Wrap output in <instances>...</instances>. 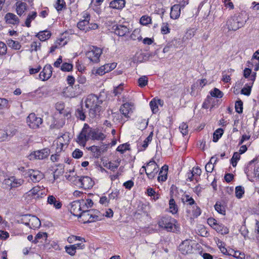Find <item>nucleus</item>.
Returning a JSON list of instances; mask_svg holds the SVG:
<instances>
[{
	"label": "nucleus",
	"mask_w": 259,
	"mask_h": 259,
	"mask_svg": "<svg viewBox=\"0 0 259 259\" xmlns=\"http://www.w3.org/2000/svg\"><path fill=\"white\" fill-rule=\"evenodd\" d=\"M42 190L41 187L38 186H35L28 192V195L34 197L36 196V197H38L40 194H42L41 192L40 193Z\"/></svg>",
	"instance_id": "7c9ffc66"
},
{
	"label": "nucleus",
	"mask_w": 259,
	"mask_h": 259,
	"mask_svg": "<svg viewBox=\"0 0 259 259\" xmlns=\"http://www.w3.org/2000/svg\"><path fill=\"white\" fill-rule=\"evenodd\" d=\"M245 22L246 21H244L241 20L240 16H234L228 19L226 25L229 30L236 31L239 28L242 27L245 24Z\"/></svg>",
	"instance_id": "20e7f679"
},
{
	"label": "nucleus",
	"mask_w": 259,
	"mask_h": 259,
	"mask_svg": "<svg viewBox=\"0 0 259 259\" xmlns=\"http://www.w3.org/2000/svg\"><path fill=\"white\" fill-rule=\"evenodd\" d=\"M47 202L57 209L61 208L62 205L60 201L53 195H49L48 197Z\"/></svg>",
	"instance_id": "aec40b11"
},
{
	"label": "nucleus",
	"mask_w": 259,
	"mask_h": 259,
	"mask_svg": "<svg viewBox=\"0 0 259 259\" xmlns=\"http://www.w3.org/2000/svg\"><path fill=\"white\" fill-rule=\"evenodd\" d=\"M67 81L70 86L66 88L65 90L64 91V93L65 94L66 96L68 97H74L75 96V93H71L70 94H68L67 92H69L73 89L72 85L74 83V78L72 76L69 75L67 76Z\"/></svg>",
	"instance_id": "412c9836"
},
{
	"label": "nucleus",
	"mask_w": 259,
	"mask_h": 259,
	"mask_svg": "<svg viewBox=\"0 0 259 259\" xmlns=\"http://www.w3.org/2000/svg\"><path fill=\"white\" fill-rule=\"evenodd\" d=\"M168 171V166L166 165H163L159 172V176L157 180L159 182H164L167 179V175Z\"/></svg>",
	"instance_id": "4be33fe9"
},
{
	"label": "nucleus",
	"mask_w": 259,
	"mask_h": 259,
	"mask_svg": "<svg viewBox=\"0 0 259 259\" xmlns=\"http://www.w3.org/2000/svg\"><path fill=\"white\" fill-rule=\"evenodd\" d=\"M195 31L196 30L195 28H190L188 29L183 38V40L185 41L186 40L192 38L195 35Z\"/></svg>",
	"instance_id": "473e14b6"
},
{
	"label": "nucleus",
	"mask_w": 259,
	"mask_h": 259,
	"mask_svg": "<svg viewBox=\"0 0 259 259\" xmlns=\"http://www.w3.org/2000/svg\"><path fill=\"white\" fill-rule=\"evenodd\" d=\"M123 91L122 84H120L118 86L115 87L113 90V93L114 96H117L122 93Z\"/></svg>",
	"instance_id": "680f3d73"
},
{
	"label": "nucleus",
	"mask_w": 259,
	"mask_h": 259,
	"mask_svg": "<svg viewBox=\"0 0 259 259\" xmlns=\"http://www.w3.org/2000/svg\"><path fill=\"white\" fill-rule=\"evenodd\" d=\"M214 229L221 234H227L229 233L228 228L222 224H218Z\"/></svg>",
	"instance_id": "c756f323"
},
{
	"label": "nucleus",
	"mask_w": 259,
	"mask_h": 259,
	"mask_svg": "<svg viewBox=\"0 0 259 259\" xmlns=\"http://www.w3.org/2000/svg\"><path fill=\"white\" fill-rule=\"evenodd\" d=\"M90 216L91 219L90 220H92V222H96L101 220L100 216V212L96 209L89 210Z\"/></svg>",
	"instance_id": "b1692460"
},
{
	"label": "nucleus",
	"mask_w": 259,
	"mask_h": 259,
	"mask_svg": "<svg viewBox=\"0 0 259 259\" xmlns=\"http://www.w3.org/2000/svg\"><path fill=\"white\" fill-rule=\"evenodd\" d=\"M50 154V150L48 148H44L41 150L35 151L32 152L29 155L30 160L39 159L41 160L47 158Z\"/></svg>",
	"instance_id": "0eeeda50"
},
{
	"label": "nucleus",
	"mask_w": 259,
	"mask_h": 259,
	"mask_svg": "<svg viewBox=\"0 0 259 259\" xmlns=\"http://www.w3.org/2000/svg\"><path fill=\"white\" fill-rule=\"evenodd\" d=\"M119 162L118 160H117V161H115V163H114L111 162H109L108 163L106 164V165H105V166H106L107 168L108 169L114 171L115 169H117L119 165Z\"/></svg>",
	"instance_id": "79ce46f5"
},
{
	"label": "nucleus",
	"mask_w": 259,
	"mask_h": 259,
	"mask_svg": "<svg viewBox=\"0 0 259 259\" xmlns=\"http://www.w3.org/2000/svg\"><path fill=\"white\" fill-rule=\"evenodd\" d=\"M114 33L119 36H123L129 32V29L124 25H114L112 27Z\"/></svg>",
	"instance_id": "2eb2a0df"
},
{
	"label": "nucleus",
	"mask_w": 259,
	"mask_h": 259,
	"mask_svg": "<svg viewBox=\"0 0 259 259\" xmlns=\"http://www.w3.org/2000/svg\"><path fill=\"white\" fill-rule=\"evenodd\" d=\"M59 47H61L65 46L67 44V41L64 38H60L58 39L55 42Z\"/></svg>",
	"instance_id": "338daca9"
},
{
	"label": "nucleus",
	"mask_w": 259,
	"mask_h": 259,
	"mask_svg": "<svg viewBox=\"0 0 259 259\" xmlns=\"http://www.w3.org/2000/svg\"><path fill=\"white\" fill-rule=\"evenodd\" d=\"M48 237V235L47 233L45 232H39L38 233L35 237V239L33 241V242L35 244H36L39 239H42L45 240L47 239Z\"/></svg>",
	"instance_id": "58836bf2"
},
{
	"label": "nucleus",
	"mask_w": 259,
	"mask_h": 259,
	"mask_svg": "<svg viewBox=\"0 0 259 259\" xmlns=\"http://www.w3.org/2000/svg\"><path fill=\"white\" fill-rule=\"evenodd\" d=\"M81 200H83L85 203L82 205L83 206V211L88 210V208L91 207L94 204L93 201L91 199L86 198L85 197L84 199H82Z\"/></svg>",
	"instance_id": "c9c22d12"
},
{
	"label": "nucleus",
	"mask_w": 259,
	"mask_h": 259,
	"mask_svg": "<svg viewBox=\"0 0 259 259\" xmlns=\"http://www.w3.org/2000/svg\"><path fill=\"white\" fill-rule=\"evenodd\" d=\"M83 204L85 203L83 200L74 201L70 204V212L78 217L83 211V206L82 205Z\"/></svg>",
	"instance_id": "1a4fd4ad"
},
{
	"label": "nucleus",
	"mask_w": 259,
	"mask_h": 259,
	"mask_svg": "<svg viewBox=\"0 0 259 259\" xmlns=\"http://www.w3.org/2000/svg\"><path fill=\"white\" fill-rule=\"evenodd\" d=\"M102 53V50L101 49L92 46L91 47L90 50L87 53L86 55L93 62L98 63L99 61V58Z\"/></svg>",
	"instance_id": "423d86ee"
},
{
	"label": "nucleus",
	"mask_w": 259,
	"mask_h": 259,
	"mask_svg": "<svg viewBox=\"0 0 259 259\" xmlns=\"http://www.w3.org/2000/svg\"><path fill=\"white\" fill-rule=\"evenodd\" d=\"M4 184L7 186L8 188H13L12 177L6 179L4 181Z\"/></svg>",
	"instance_id": "0e129e2a"
},
{
	"label": "nucleus",
	"mask_w": 259,
	"mask_h": 259,
	"mask_svg": "<svg viewBox=\"0 0 259 259\" xmlns=\"http://www.w3.org/2000/svg\"><path fill=\"white\" fill-rule=\"evenodd\" d=\"M65 6V3L64 0H57L56 4V9L58 11H61Z\"/></svg>",
	"instance_id": "5fc2aeb1"
},
{
	"label": "nucleus",
	"mask_w": 259,
	"mask_h": 259,
	"mask_svg": "<svg viewBox=\"0 0 259 259\" xmlns=\"http://www.w3.org/2000/svg\"><path fill=\"white\" fill-rule=\"evenodd\" d=\"M93 131V128L90 127L88 124L85 123L80 133L77 137V143L79 145L84 146L86 142L89 140L92 139Z\"/></svg>",
	"instance_id": "7ed1b4c3"
},
{
	"label": "nucleus",
	"mask_w": 259,
	"mask_h": 259,
	"mask_svg": "<svg viewBox=\"0 0 259 259\" xmlns=\"http://www.w3.org/2000/svg\"><path fill=\"white\" fill-rule=\"evenodd\" d=\"M37 16V13L32 11L28 14L27 16L25 22L26 26L30 27L31 26V22L32 20H34Z\"/></svg>",
	"instance_id": "cd10ccee"
},
{
	"label": "nucleus",
	"mask_w": 259,
	"mask_h": 259,
	"mask_svg": "<svg viewBox=\"0 0 259 259\" xmlns=\"http://www.w3.org/2000/svg\"><path fill=\"white\" fill-rule=\"evenodd\" d=\"M6 22L8 24L16 25L19 22L18 17L11 13H8L5 17Z\"/></svg>",
	"instance_id": "6ab92c4d"
},
{
	"label": "nucleus",
	"mask_w": 259,
	"mask_h": 259,
	"mask_svg": "<svg viewBox=\"0 0 259 259\" xmlns=\"http://www.w3.org/2000/svg\"><path fill=\"white\" fill-rule=\"evenodd\" d=\"M24 181L22 179H18L15 177H12L13 188H17L24 183Z\"/></svg>",
	"instance_id": "ea45409f"
},
{
	"label": "nucleus",
	"mask_w": 259,
	"mask_h": 259,
	"mask_svg": "<svg viewBox=\"0 0 259 259\" xmlns=\"http://www.w3.org/2000/svg\"><path fill=\"white\" fill-rule=\"evenodd\" d=\"M102 101L100 100L99 98L95 95H90L85 100V106L89 108V115L94 118L101 111V104Z\"/></svg>",
	"instance_id": "f257e3e1"
},
{
	"label": "nucleus",
	"mask_w": 259,
	"mask_h": 259,
	"mask_svg": "<svg viewBox=\"0 0 259 259\" xmlns=\"http://www.w3.org/2000/svg\"><path fill=\"white\" fill-rule=\"evenodd\" d=\"M53 68L50 64L46 65L42 71L39 73L40 79L45 81L49 79L52 76Z\"/></svg>",
	"instance_id": "4468645a"
},
{
	"label": "nucleus",
	"mask_w": 259,
	"mask_h": 259,
	"mask_svg": "<svg viewBox=\"0 0 259 259\" xmlns=\"http://www.w3.org/2000/svg\"><path fill=\"white\" fill-rule=\"evenodd\" d=\"M158 166L154 160H150L147 164V167L143 166L141 169L143 171H145L147 177L152 179L154 178L158 172Z\"/></svg>",
	"instance_id": "39448f33"
},
{
	"label": "nucleus",
	"mask_w": 259,
	"mask_h": 259,
	"mask_svg": "<svg viewBox=\"0 0 259 259\" xmlns=\"http://www.w3.org/2000/svg\"><path fill=\"white\" fill-rule=\"evenodd\" d=\"M201 173V169L198 167H196L193 168V170L190 172V175L191 176V177H195L196 175L195 178L194 179L197 181V178L199 176H200Z\"/></svg>",
	"instance_id": "de8ad7c7"
},
{
	"label": "nucleus",
	"mask_w": 259,
	"mask_h": 259,
	"mask_svg": "<svg viewBox=\"0 0 259 259\" xmlns=\"http://www.w3.org/2000/svg\"><path fill=\"white\" fill-rule=\"evenodd\" d=\"M78 217L81 218L82 221L84 224L92 222V220H90L91 217L90 216L89 210L82 211L80 213V215Z\"/></svg>",
	"instance_id": "393cba45"
},
{
	"label": "nucleus",
	"mask_w": 259,
	"mask_h": 259,
	"mask_svg": "<svg viewBox=\"0 0 259 259\" xmlns=\"http://www.w3.org/2000/svg\"><path fill=\"white\" fill-rule=\"evenodd\" d=\"M26 174L31 182L36 183L39 182L44 177V175L38 170L29 169Z\"/></svg>",
	"instance_id": "f8f14e48"
},
{
	"label": "nucleus",
	"mask_w": 259,
	"mask_h": 259,
	"mask_svg": "<svg viewBox=\"0 0 259 259\" xmlns=\"http://www.w3.org/2000/svg\"><path fill=\"white\" fill-rule=\"evenodd\" d=\"M41 47V44L40 42L33 41L31 45V51H37L39 50Z\"/></svg>",
	"instance_id": "13d9d810"
},
{
	"label": "nucleus",
	"mask_w": 259,
	"mask_h": 259,
	"mask_svg": "<svg viewBox=\"0 0 259 259\" xmlns=\"http://www.w3.org/2000/svg\"><path fill=\"white\" fill-rule=\"evenodd\" d=\"M223 134V130L222 128L217 130L213 133V141L217 142L218 140L222 137Z\"/></svg>",
	"instance_id": "49530a36"
},
{
	"label": "nucleus",
	"mask_w": 259,
	"mask_h": 259,
	"mask_svg": "<svg viewBox=\"0 0 259 259\" xmlns=\"http://www.w3.org/2000/svg\"><path fill=\"white\" fill-rule=\"evenodd\" d=\"M73 65L70 63H64L61 67V69L63 71H69L72 70Z\"/></svg>",
	"instance_id": "4d7b16f0"
},
{
	"label": "nucleus",
	"mask_w": 259,
	"mask_h": 259,
	"mask_svg": "<svg viewBox=\"0 0 259 259\" xmlns=\"http://www.w3.org/2000/svg\"><path fill=\"white\" fill-rule=\"evenodd\" d=\"M159 227L166 230L167 231H174L176 225L171 221L169 217H162L158 221Z\"/></svg>",
	"instance_id": "6e6552de"
},
{
	"label": "nucleus",
	"mask_w": 259,
	"mask_h": 259,
	"mask_svg": "<svg viewBox=\"0 0 259 259\" xmlns=\"http://www.w3.org/2000/svg\"><path fill=\"white\" fill-rule=\"evenodd\" d=\"M93 135L92 140H103L105 138V135L103 133L96 129H94Z\"/></svg>",
	"instance_id": "2f4dec72"
},
{
	"label": "nucleus",
	"mask_w": 259,
	"mask_h": 259,
	"mask_svg": "<svg viewBox=\"0 0 259 259\" xmlns=\"http://www.w3.org/2000/svg\"><path fill=\"white\" fill-rule=\"evenodd\" d=\"M153 137V133L151 132L150 135L144 140L142 147L145 149L148 146L149 143L152 141Z\"/></svg>",
	"instance_id": "6e6d98bb"
},
{
	"label": "nucleus",
	"mask_w": 259,
	"mask_h": 259,
	"mask_svg": "<svg viewBox=\"0 0 259 259\" xmlns=\"http://www.w3.org/2000/svg\"><path fill=\"white\" fill-rule=\"evenodd\" d=\"M68 180L70 181L74 182V184L84 189H89L93 187L94 185V181L88 176H83L81 178L69 176Z\"/></svg>",
	"instance_id": "f03ea898"
},
{
	"label": "nucleus",
	"mask_w": 259,
	"mask_h": 259,
	"mask_svg": "<svg viewBox=\"0 0 259 259\" xmlns=\"http://www.w3.org/2000/svg\"><path fill=\"white\" fill-rule=\"evenodd\" d=\"M170 16L173 19L178 18V5H175L171 8Z\"/></svg>",
	"instance_id": "72a5a7b5"
},
{
	"label": "nucleus",
	"mask_w": 259,
	"mask_h": 259,
	"mask_svg": "<svg viewBox=\"0 0 259 259\" xmlns=\"http://www.w3.org/2000/svg\"><path fill=\"white\" fill-rule=\"evenodd\" d=\"M134 104L132 102H126L123 104L120 108V113L125 117L128 118L130 115L133 112Z\"/></svg>",
	"instance_id": "9b49d317"
},
{
	"label": "nucleus",
	"mask_w": 259,
	"mask_h": 259,
	"mask_svg": "<svg viewBox=\"0 0 259 259\" xmlns=\"http://www.w3.org/2000/svg\"><path fill=\"white\" fill-rule=\"evenodd\" d=\"M83 152L79 149H76L72 154V157L74 158H79L82 156Z\"/></svg>",
	"instance_id": "bf43d9fd"
},
{
	"label": "nucleus",
	"mask_w": 259,
	"mask_h": 259,
	"mask_svg": "<svg viewBox=\"0 0 259 259\" xmlns=\"http://www.w3.org/2000/svg\"><path fill=\"white\" fill-rule=\"evenodd\" d=\"M150 106L153 113H156L158 111V107L156 100L153 99L150 102Z\"/></svg>",
	"instance_id": "8fccbe9b"
},
{
	"label": "nucleus",
	"mask_w": 259,
	"mask_h": 259,
	"mask_svg": "<svg viewBox=\"0 0 259 259\" xmlns=\"http://www.w3.org/2000/svg\"><path fill=\"white\" fill-rule=\"evenodd\" d=\"M235 110L238 113H241L243 112V102L241 100H239L237 101L235 103Z\"/></svg>",
	"instance_id": "3c124183"
},
{
	"label": "nucleus",
	"mask_w": 259,
	"mask_h": 259,
	"mask_svg": "<svg viewBox=\"0 0 259 259\" xmlns=\"http://www.w3.org/2000/svg\"><path fill=\"white\" fill-rule=\"evenodd\" d=\"M207 223L213 229L215 228V226L218 224L217 220L212 218L207 219Z\"/></svg>",
	"instance_id": "774afa93"
},
{
	"label": "nucleus",
	"mask_w": 259,
	"mask_h": 259,
	"mask_svg": "<svg viewBox=\"0 0 259 259\" xmlns=\"http://www.w3.org/2000/svg\"><path fill=\"white\" fill-rule=\"evenodd\" d=\"M42 122L40 117H37L34 113H30L27 118V123L29 126L33 129L39 127Z\"/></svg>",
	"instance_id": "9d476101"
},
{
	"label": "nucleus",
	"mask_w": 259,
	"mask_h": 259,
	"mask_svg": "<svg viewBox=\"0 0 259 259\" xmlns=\"http://www.w3.org/2000/svg\"><path fill=\"white\" fill-rule=\"evenodd\" d=\"M125 2L124 0H114L110 2V7L115 9H122L124 7Z\"/></svg>",
	"instance_id": "5701e85b"
},
{
	"label": "nucleus",
	"mask_w": 259,
	"mask_h": 259,
	"mask_svg": "<svg viewBox=\"0 0 259 259\" xmlns=\"http://www.w3.org/2000/svg\"><path fill=\"white\" fill-rule=\"evenodd\" d=\"M181 200L184 204L187 203L188 204L192 205L195 203L194 200L188 194L185 193L182 196Z\"/></svg>",
	"instance_id": "bb28decb"
},
{
	"label": "nucleus",
	"mask_w": 259,
	"mask_h": 259,
	"mask_svg": "<svg viewBox=\"0 0 259 259\" xmlns=\"http://www.w3.org/2000/svg\"><path fill=\"white\" fill-rule=\"evenodd\" d=\"M244 194V189L242 186H237L235 188V194L236 197L240 199L242 197Z\"/></svg>",
	"instance_id": "37998d69"
},
{
	"label": "nucleus",
	"mask_w": 259,
	"mask_h": 259,
	"mask_svg": "<svg viewBox=\"0 0 259 259\" xmlns=\"http://www.w3.org/2000/svg\"><path fill=\"white\" fill-rule=\"evenodd\" d=\"M214 208L215 210L218 212L219 213L222 214L223 215H225L226 214V210L224 206L222 205L220 202H217L215 205Z\"/></svg>",
	"instance_id": "f704fd0d"
},
{
	"label": "nucleus",
	"mask_w": 259,
	"mask_h": 259,
	"mask_svg": "<svg viewBox=\"0 0 259 259\" xmlns=\"http://www.w3.org/2000/svg\"><path fill=\"white\" fill-rule=\"evenodd\" d=\"M109 201V199H108L106 196H102L100 198L99 202L100 204L104 205L105 206H108Z\"/></svg>",
	"instance_id": "e2e57ef3"
},
{
	"label": "nucleus",
	"mask_w": 259,
	"mask_h": 259,
	"mask_svg": "<svg viewBox=\"0 0 259 259\" xmlns=\"http://www.w3.org/2000/svg\"><path fill=\"white\" fill-rule=\"evenodd\" d=\"M188 125L185 123H183L181 126H179V129H181V133L182 134L183 136L186 135L188 134Z\"/></svg>",
	"instance_id": "052dcab7"
},
{
	"label": "nucleus",
	"mask_w": 259,
	"mask_h": 259,
	"mask_svg": "<svg viewBox=\"0 0 259 259\" xmlns=\"http://www.w3.org/2000/svg\"><path fill=\"white\" fill-rule=\"evenodd\" d=\"M106 67H109V64H106L105 65H103L100 68H99L97 71L96 73L100 75H102L104 74L106 72H108V71H110V69H106Z\"/></svg>",
	"instance_id": "a18cd8bd"
},
{
	"label": "nucleus",
	"mask_w": 259,
	"mask_h": 259,
	"mask_svg": "<svg viewBox=\"0 0 259 259\" xmlns=\"http://www.w3.org/2000/svg\"><path fill=\"white\" fill-rule=\"evenodd\" d=\"M36 36L40 41H45L48 39L51 36V33L49 31L45 30L40 31L37 33Z\"/></svg>",
	"instance_id": "a878e982"
},
{
	"label": "nucleus",
	"mask_w": 259,
	"mask_h": 259,
	"mask_svg": "<svg viewBox=\"0 0 259 259\" xmlns=\"http://www.w3.org/2000/svg\"><path fill=\"white\" fill-rule=\"evenodd\" d=\"M148 77L146 76H142L138 79V85L141 88L145 87L148 83Z\"/></svg>",
	"instance_id": "c03bdc74"
},
{
	"label": "nucleus",
	"mask_w": 259,
	"mask_h": 259,
	"mask_svg": "<svg viewBox=\"0 0 259 259\" xmlns=\"http://www.w3.org/2000/svg\"><path fill=\"white\" fill-rule=\"evenodd\" d=\"M161 32L163 34H165L169 32V29L167 23H163L161 28Z\"/></svg>",
	"instance_id": "69168bd1"
},
{
	"label": "nucleus",
	"mask_w": 259,
	"mask_h": 259,
	"mask_svg": "<svg viewBox=\"0 0 259 259\" xmlns=\"http://www.w3.org/2000/svg\"><path fill=\"white\" fill-rule=\"evenodd\" d=\"M28 221L24 223L25 225L30 228L35 229L39 228L41 225L40 220L35 216H29Z\"/></svg>",
	"instance_id": "dca6fc26"
},
{
	"label": "nucleus",
	"mask_w": 259,
	"mask_h": 259,
	"mask_svg": "<svg viewBox=\"0 0 259 259\" xmlns=\"http://www.w3.org/2000/svg\"><path fill=\"white\" fill-rule=\"evenodd\" d=\"M7 44L10 47L15 50H19L21 48V45L18 41L13 40L11 39H8Z\"/></svg>",
	"instance_id": "e433bc0d"
},
{
	"label": "nucleus",
	"mask_w": 259,
	"mask_h": 259,
	"mask_svg": "<svg viewBox=\"0 0 259 259\" xmlns=\"http://www.w3.org/2000/svg\"><path fill=\"white\" fill-rule=\"evenodd\" d=\"M152 19L150 16L144 15L140 20V23L143 25H147L151 23Z\"/></svg>",
	"instance_id": "a19ab883"
},
{
	"label": "nucleus",
	"mask_w": 259,
	"mask_h": 259,
	"mask_svg": "<svg viewBox=\"0 0 259 259\" xmlns=\"http://www.w3.org/2000/svg\"><path fill=\"white\" fill-rule=\"evenodd\" d=\"M75 115L78 118H79L81 120H84L85 119V115L84 112L83 111L82 106L79 107L76 109Z\"/></svg>",
	"instance_id": "4c0bfd02"
},
{
	"label": "nucleus",
	"mask_w": 259,
	"mask_h": 259,
	"mask_svg": "<svg viewBox=\"0 0 259 259\" xmlns=\"http://www.w3.org/2000/svg\"><path fill=\"white\" fill-rule=\"evenodd\" d=\"M8 139L7 130L0 129V142L6 141Z\"/></svg>",
	"instance_id": "603ef678"
},
{
	"label": "nucleus",
	"mask_w": 259,
	"mask_h": 259,
	"mask_svg": "<svg viewBox=\"0 0 259 259\" xmlns=\"http://www.w3.org/2000/svg\"><path fill=\"white\" fill-rule=\"evenodd\" d=\"M192 241L191 240L186 239L183 241L179 245V251L183 254H186L191 253L193 247L191 244Z\"/></svg>",
	"instance_id": "ddd939ff"
},
{
	"label": "nucleus",
	"mask_w": 259,
	"mask_h": 259,
	"mask_svg": "<svg viewBox=\"0 0 259 259\" xmlns=\"http://www.w3.org/2000/svg\"><path fill=\"white\" fill-rule=\"evenodd\" d=\"M212 97L221 98L223 96V93L217 88H214L210 92Z\"/></svg>",
	"instance_id": "09e8293b"
},
{
	"label": "nucleus",
	"mask_w": 259,
	"mask_h": 259,
	"mask_svg": "<svg viewBox=\"0 0 259 259\" xmlns=\"http://www.w3.org/2000/svg\"><path fill=\"white\" fill-rule=\"evenodd\" d=\"M83 17L84 19L80 21L77 23V27L79 29L87 32L88 31V27L89 23L90 15L88 13H85L83 14Z\"/></svg>",
	"instance_id": "f3484780"
},
{
	"label": "nucleus",
	"mask_w": 259,
	"mask_h": 259,
	"mask_svg": "<svg viewBox=\"0 0 259 259\" xmlns=\"http://www.w3.org/2000/svg\"><path fill=\"white\" fill-rule=\"evenodd\" d=\"M174 186L172 185L170 190V199L169 201V211L172 214L177 213L178 208L177 204H176L175 200L173 198V189Z\"/></svg>",
	"instance_id": "a211bd4d"
},
{
	"label": "nucleus",
	"mask_w": 259,
	"mask_h": 259,
	"mask_svg": "<svg viewBox=\"0 0 259 259\" xmlns=\"http://www.w3.org/2000/svg\"><path fill=\"white\" fill-rule=\"evenodd\" d=\"M74 245H69V246L65 247L66 251L70 255L73 256L75 254L76 250Z\"/></svg>",
	"instance_id": "864d4df0"
},
{
	"label": "nucleus",
	"mask_w": 259,
	"mask_h": 259,
	"mask_svg": "<svg viewBox=\"0 0 259 259\" xmlns=\"http://www.w3.org/2000/svg\"><path fill=\"white\" fill-rule=\"evenodd\" d=\"M27 9V4L25 3H17L16 11L17 14L21 16Z\"/></svg>",
	"instance_id": "c85d7f7f"
}]
</instances>
